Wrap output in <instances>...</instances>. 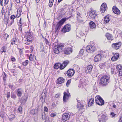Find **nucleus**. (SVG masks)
<instances>
[{
	"mask_svg": "<svg viewBox=\"0 0 122 122\" xmlns=\"http://www.w3.org/2000/svg\"><path fill=\"white\" fill-rule=\"evenodd\" d=\"M110 77L107 75L102 76L100 79V84L102 86H106L109 83Z\"/></svg>",
	"mask_w": 122,
	"mask_h": 122,
	"instance_id": "nucleus-1",
	"label": "nucleus"
},
{
	"mask_svg": "<svg viewBox=\"0 0 122 122\" xmlns=\"http://www.w3.org/2000/svg\"><path fill=\"white\" fill-rule=\"evenodd\" d=\"M65 21V20L63 18L61 20L59 21L56 26L55 30V32H58L59 30L62 25Z\"/></svg>",
	"mask_w": 122,
	"mask_h": 122,
	"instance_id": "nucleus-2",
	"label": "nucleus"
},
{
	"mask_svg": "<svg viewBox=\"0 0 122 122\" xmlns=\"http://www.w3.org/2000/svg\"><path fill=\"white\" fill-rule=\"evenodd\" d=\"M95 101L96 103L99 105L102 106L104 103V100L99 96H97L96 97Z\"/></svg>",
	"mask_w": 122,
	"mask_h": 122,
	"instance_id": "nucleus-3",
	"label": "nucleus"
},
{
	"mask_svg": "<svg viewBox=\"0 0 122 122\" xmlns=\"http://www.w3.org/2000/svg\"><path fill=\"white\" fill-rule=\"evenodd\" d=\"M64 46L61 45H57L55 46L54 49V52L56 54L59 53L63 49Z\"/></svg>",
	"mask_w": 122,
	"mask_h": 122,
	"instance_id": "nucleus-4",
	"label": "nucleus"
},
{
	"mask_svg": "<svg viewBox=\"0 0 122 122\" xmlns=\"http://www.w3.org/2000/svg\"><path fill=\"white\" fill-rule=\"evenodd\" d=\"M71 29V25L68 24L65 25L61 30L62 32L65 33L70 31Z\"/></svg>",
	"mask_w": 122,
	"mask_h": 122,
	"instance_id": "nucleus-5",
	"label": "nucleus"
},
{
	"mask_svg": "<svg viewBox=\"0 0 122 122\" xmlns=\"http://www.w3.org/2000/svg\"><path fill=\"white\" fill-rule=\"evenodd\" d=\"M86 50L87 52L91 53L94 52L96 50V49L94 46L88 45L86 47Z\"/></svg>",
	"mask_w": 122,
	"mask_h": 122,
	"instance_id": "nucleus-6",
	"label": "nucleus"
},
{
	"mask_svg": "<svg viewBox=\"0 0 122 122\" xmlns=\"http://www.w3.org/2000/svg\"><path fill=\"white\" fill-rule=\"evenodd\" d=\"M32 41L31 34L29 33L27 38L25 39L24 43L27 45H29L30 43Z\"/></svg>",
	"mask_w": 122,
	"mask_h": 122,
	"instance_id": "nucleus-7",
	"label": "nucleus"
},
{
	"mask_svg": "<svg viewBox=\"0 0 122 122\" xmlns=\"http://www.w3.org/2000/svg\"><path fill=\"white\" fill-rule=\"evenodd\" d=\"M70 117V115L68 113L63 114L62 116V120L63 122H65L69 119Z\"/></svg>",
	"mask_w": 122,
	"mask_h": 122,
	"instance_id": "nucleus-8",
	"label": "nucleus"
},
{
	"mask_svg": "<svg viewBox=\"0 0 122 122\" xmlns=\"http://www.w3.org/2000/svg\"><path fill=\"white\" fill-rule=\"evenodd\" d=\"M72 47H69L66 48L64 50V52L66 54H69L72 52Z\"/></svg>",
	"mask_w": 122,
	"mask_h": 122,
	"instance_id": "nucleus-9",
	"label": "nucleus"
},
{
	"mask_svg": "<svg viewBox=\"0 0 122 122\" xmlns=\"http://www.w3.org/2000/svg\"><path fill=\"white\" fill-rule=\"evenodd\" d=\"M70 96V94L69 92L67 93L66 92L64 93V96L63 97V101L65 102H66Z\"/></svg>",
	"mask_w": 122,
	"mask_h": 122,
	"instance_id": "nucleus-10",
	"label": "nucleus"
},
{
	"mask_svg": "<svg viewBox=\"0 0 122 122\" xmlns=\"http://www.w3.org/2000/svg\"><path fill=\"white\" fill-rule=\"evenodd\" d=\"M121 45L120 42H119L116 43H113L112 44V47L116 50L118 49Z\"/></svg>",
	"mask_w": 122,
	"mask_h": 122,
	"instance_id": "nucleus-11",
	"label": "nucleus"
},
{
	"mask_svg": "<svg viewBox=\"0 0 122 122\" xmlns=\"http://www.w3.org/2000/svg\"><path fill=\"white\" fill-rule=\"evenodd\" d=\"M74 73L75 71L74 70L70 69L67 71V74L68 76L71 77L74 75Z\"/></svg>",
	"mask_w": 122,
	"mask_h": 122,
	"instance_id": "nucleus-12",
	"label": "nucleus"
},
{
	"mask_svg": "<svg viewBox=\"0 0 122 122\" xmlns=\"http://www.w3.org/2000/svg\"><path fill=\"white\" fill-rule=\"evenodd\" d=\"M102 56L100 54L97 55L94 58V61L95 62H98L100 61Z\"/></svg>",
	"mask_w": 122,
	"mask_h": 122,
	"instance_id": "nucleus-13",
	"label": "nucleus"
},
{
	"mask_svg": "<svg viewBox=\"0 0 122 122\" xmlns=\"http://www.w3.org/2000/svg\"><path fill=\"white\" fill-rule=\"evenodd\" d=\"M112 10L113 12L115 14L119 15L120 13V10L116 7L113 6L112 8Z\"/></svg>",
	"mask_w": 122,
	"mask_h": 122,
	"instance_id": "nucleus-14",
	"label": "nucleus"
},
{
	"mask_svg": "<svg viewBox=\"0 0 122 122\" xmlns=\"http://www.w3.org/2000/svg\"><path fill=\"white\" fill-rule=\"evenodd\" d=\"M93 67L91 65L88 66L86 69L85 72L86 73H90L92 71Z\"/></svg>",
	"mask_w": 122,
	"mask_h": 122,
	"instance_id": "nucleus-15",
	"label": "nucleus"
},
{
	"mask_svg": "<svg viewBox=\"0 0 122 122\" xmlns=\"http://www.w3.org/2000/svg\"><path fill=\"white\" fill-rule=\"evenodd\" d=\"M107 8V5L106 4L103 3L100 9V11L102 13H104L106 10Z\"/></svg>",
	"mask_w": 122,
	"mask_h": 122,
	"instance_id": "nucleus-16",
	"label": "nucleus"
},
{
	"mask_svg": "<svg viewBox=\"0 0 122 122\" xmlns=\"http://www.w3.org/2000/svg\"><path fill=\"white\" fill-rule=\"evenodd\" d=\"M65 79L61 77H59L57 80L56 83L58 84H61L64 83Z\"/></svg>",
	"mask_w": 122,
	"mask_h": 122,
	"instance_id": "nucleus-17",
	"label": "nucleus"
},
{
	"mask_svg": "<svg viewBox=\"0 0 122 122\" xmlns=\"http://www.w3.org/2000/svg\"><path fill=\"white\" fill-rule=\"evenodd\" d=\"M89 16L92 19H94L96 16V15L95 14V12L91 11L88 12Z\"/></svg>",
	"mask_w": 122,
	"mask_h": 122,
	"instance_id": "nucleus-18",
	"label": "nucleus"
},
{
	"mask_svg": "<svg viewBox=\"0 0 122 122\" xmlns=\"http://www.w3.org/2000/svg\"><path fill=\"white\" fill-rule=\"evenodd\" d=\"M16 91V94L18 97H21L23 92L22 89L20 88H19L17 89Z\"/></svg>",
	"mask_w": 122,
	"mask_h": 122,
	"instance_id": "nucleus-19",
	"label": "nucleus"
},
{
	"mask_svg": "<svg viewBox=\"0 0 122 122\" xmlns=\"http://www.w3.org/2000/svg\"><path fill=\"white\" fill-rule=\"evenodd\" d=\"M119 57V54L117 53H116L112 58L111 60L112 61H115L118 59Z\"/></svg>",
	"mask_w": 122,
	"mask_h": 122,
	"instance_id": "nucleus-20",
	"label": "nucleus"
},
{
	"mask_svg": "<svg viewBox=\"0 0 122 122\" xmlns=\"http://www.w3.org/2000/svg\"><path fill=\"white\" fill-rule=\"evenodd\" d=\"M111 17V16L109 15H108L105 16L104 19V21L106 23L110 21Z\"/></svg>",
	"mask_w": 122,
	"mask_h": 122,
	"instance_id": "nucleus-21",
	"label": "nucleus"
},
{
	"mask_svg": "<svg viewBox=\"0 0 122 122\" xmlns=\"http://www.w3.org/2000/svg\"><path fill=\"white\" fill-rule=\"evenodd\" d=\"M90 28L92 29H95L96 27L95 24L93 21H91L89 23Z\"/></svg>",
	"mask_w": 122,
	"mask_h": 122,
	"instance_id": "nucleus-22",
	"label": "nucleus"
},
{
	"mask_svg": "<svg viewBox=\"0 0 122 122\" xmlns=\"http://www.w3.org/2000/svg\"><path fill=\"white\" fill-rule=\"evenodd\" d=\"M46 113L44 112H43L42 113V118L43 120H45V122H46V121L48 117L46 116Z\"/></svg>",
	"mask_w": 122,
	"mask_h": 122,
	"instance_id": "nucleus-23",
	"label": "nucleus"
},
{
	"mask_svg": "<svg viewBox=\"0 0 122 122\" xmlns=\"http://www.w3.org/2000/svg\"><path fill=\"white\" fill-rule=\"evenodd\" d=\"M106 36L108 40H113V37L112 35L109 33H107Z\"/></svg>",
	"mask_w": 122,
	"mask_h": 122,
	"instance_id": "nucleus-24",
	"label": "nucleus"
},
{
	"mask_svg": "<svg viewBox=\"0 0 122 122\" xmlns=\"http://www.w3.org/2000/svg\"><path fill=\"white\" fill-rule=\"evenodd\" d=\"M78 103L77 105V108H80V109H82L83 107V105L81 104L78 101H77Z\"/></svg>",
	"mask_w": 122,
	"mask_h": 122,
	"instance_id": "nucleus-25",
	"label": "nucleus"
},
{
	"mask_svg": "<svg viewBox=\"0 0 122 122\" xmlns=\"http://www.w3.org/2000/svg\"><path fill=\"white\" fill-rule=\"evenodd\" d=\"M94 99L93 98L91 99L88 103L89 106H91L93 104Z\"/></svg>",
	"mask_w": 122,
	"mask_h": 122,
	"instance_id": "nucleus-26",
	"label": "nucleus"
},
{
	"mask_svg": "<svg viewBox=\"0 0 122 122\" xmlns=\"http://www.w3.org/2000/svg\"><path fill=\"white\" fill-rule=\"evenodd\" d=\"M83 52L84 51L83 49H81L79 51V55H78L79 57L81 58V56L83 55Z\"/></svg>",
	"mask_w": 122,
	"mask_h": 122,
	"instance_id": "nucleus-27",
	"label": "nucleus"
},
{
	"mask_svg": "<svg viewBox=\"0 0 122 122\" xmlns=\"http://www.w3.org/2000/svg\"><path fill=\"white\" fill-rule=\"evenodd\" d=\"M69 63V61H64L62 64L64 65L63 67H61V69H63Z\"/></svg>",
	"mask_w": 122,
	"mask_h": 122,
	"instance_id": "nucleus-28",
	"label": "nucleus"
},
{
	"mask_svg": "<svg viewBox=\"0 0 122 122\" xmlns=\"http://www.w3.org/2000/svg\"><path fill=\"white\" fill-rule=\"evenodd\" d=\"M102 116V118L104 119L106 122L109 119L108 117L107 116L106 114H103Z\"/></svg>",
	"mask_w": 122,
	"mask_h": 122,
	"instance_id": "nucleus-29",
	"label": "nucleus"
},
{
	"mask_svg": "<svg viewBox=\"0 0 122 122\" xmlns=\"http://www.w3.org/2000/svg\"><path fill=\"white\" fill-rule=\"evenodd\" d=\"M6 51L5 47V46H3L0 50V52L1 53V54H2L3 52L4 53H5L6 52Z\"/></svg>",
	"mask_w": 122,
	"mask_h": 122,
	"instance_id": "nucleus-30",
	"label": "nucleus"
},
{
	"mask_svg": "<svg viewBox=\"0 0 122 122\" xmlns=\"http://www.w3.org/2000/svg\"><path fill=\"white\" fill-rule=\"evenodd\" d=\"M61 64L60 63H56L54 65V68L56 69H57L60 67V66H61Z\"/></svg>",
	"mask_w": 122,
	"mask_h": 122,
	"instance_id": "nucleus-31",
	"label": "nucleus"
},
{
	"mask_svg": "<svg viewBox=\"0 0 122 122\" xmlns=\"http://www.w3.org/2000/svg\"><path fill=\"white\" fill-rule=\"evenodd\" d=\"M77 20L79 22L82 23L83 22L82 17L80 16L79 15L77 17Z\"/></svg>",
	"mask_w": 122,
	"mask_h": 122,
	"instance_id": "nucleus-32",
	"label": "nucleus"
},
{
	"mask_svg": "<svg viewBox=\"0 0 122 122\" xmlns=\"http://www.w3.org/2000/svg\"><path fill=\"white\" fill-rule=\"evenodd\" d=\"M100 117L99 116L98 117V120L99 122H106L104 120V119L102 118V116H100Z\"/></svg>",
	"mask_w": 122,
	"mask_h": 122,
	"instance_id": "nucleus-33",
	"label": "nucleus"
},
{
	"mask_svg": "<svg viewBox=\"0 0 122 122\" xmlns=\"http://www.w3.org/2000/svg\"><path fill=\"white\" fill-rule=\"evenodd\" d=\"M8 117L9 118V120H12L15 117V116L13 114H12L10 115Z\"/></svg>",
	"mask_w": 122,
	"mask_h": 122,
	"instance_id": "nucleus-34",
	"label": "nucleus"
},
{
	"mask_svg": "<svg viewBox=\"0 0 122 122\" xmlns=\"http://www.w3.org/2000/svg\"><path fill=\"white\" fill-rule=\"evenodd\" d=\"M17 40L15 38H14L12 39L11 40V44L13 45L14 44H16L15 43L17 41Z\"/></svg>",
	"mask_w": 122,
	"mask_h": 122,
	"instance_id": "nucleus-35",
	"label": "nucleus"
},
{
	"mask_svg": "<svg viewBox=\"0 0 122 122\" xmlns=\"http://www.w3.org/2000/svg\"><path fill=\"white\" fill-rule=\"evenodd\" d=\"M99 66H102V68H104L105 67H106L107 66H106V64L104 63H101L100 65Z\"/></svg>",
	"mask_w": 122,
	"mask_h": 122,
	"instance_id": "nucleus-36",
	"label": "nucleus"
},
{
	"mask_svg": "<svg viewBox=\"0 0 122 122\" xmlns=\"http://www.w3.org/2000/svg\"><path fill=\"white\" fill-rule=\"evenodd\" d=\"M9 20V17H5V23L6 24H8Z\"/></svg>",
	"mask_w": 122,
	"mask_h": 122,
	"instance_id": "nucleus-37",
	"label": "nucleus"
},
{
	"mask_svg": "<svg viewBox=\"0 0 122 122\" xmlns=\"http://www.w3.org/2000/svg\"><path fill=\"white\" fill-rule=\"evenodd\" d=\"M29 61L28 60H26L23 63V65L24 66H26L28 64Z\"/></svg>",
	"mask_w": 122,
	"mask_h": 122,
	"instance_id": "nucleus-38",
	"label": "nucleus"
},
{
	"mask_svg": "<svg viewBox=\"0 0 122 122\" xmlns=\"http://www.w3.org/2000/svg\"><path fill=\"white\" fill-rule=\"evenodd\" d=\"M9 35L7 34H5L4 35L3 37L5 39V40L6 41L7 38L8 37Z\"/></svg>",
	"mask_w": 122,
	"mask_h": 122,
	"instance_id": "nucleus-39",
	"label": "nucleus"
},
{
	"mask_svg": "<svg viewBox=\"0 0 122 122\" xmlns=\"http://www.w3.org/2000/svg\"><path fill=\"white\" fill-rule=\"evenodd\" d=\"M4 76L3 77V80L4 81V84L5 85V81L6 80V75L5 73H4Z\"/></svg>",
	"mask_w": 122,
	"mask_h": 122,
	"instance_id": "nucleus-40",
	"label": "nucleus"
},
{
	"mask_svg": "<svg viewBox=\"0 0 122 122\" xmlns=\"http://www.w3.org/2000/svg\"><path fill=\"white\" fill-rule=\"evenodd\" d=\"M117 69L118 70H120L122 68V66L121 65H118L117 67Z\"/></svg>",
	"mask_w": 122,
	"mask_h": 122,
	"instance_id": "nucleus-41",
	"label": "nucleus"
},
{
	"mask_svg": "<svg viewBox=\"0 0 122 122\" xmlns=\"http://www.w3.org/2000/svg\"><path fill=\"white\" fill-rule=\"evenodd\" d=\"M71 80H68L66 83V86L67 87L69 85L71 82Z\"/></svg>",
	"mask_w": 122,
	"mask_h": 122,
	"instance_id": "nucleus-42",
	"label": "nucleus"
},
{
	"mask_svg": "<svg viewBox=\"0 0 122 122\" xmlns=\"http://www.w3.org/2000/svg\"><path fill=\"white\" fill-rule=\"evenodd\" d=\"M9 0H4V6L7 5L8 3Z\"/></svg>",
	"mask_w": 122,
	"mask_h": 122,
	"instance_id": "nucleus-43",
	"label": "nucleus"
},
{
	"mask_svg": "<svg viewBox=\"0 0 122 122\" xmlns=\"http://www.w3.org/2000/svg\"><path fill=\"white\" fill-rule=\"evenodd\" d=\"M22 108L20 106H19L18 110L19 112H21L22 111Z\"/></svg>",
	"mask_w": 122,
	"mask_h": 122,
	"instance_id": "nucleus-44",
	"label": "nucleus"
},
{
	"mask_svg": "<svg viewBox=\"0 0 122 122\" xmlns=\"http://www.w3.org/2000/svg\"><path fill=\"white\" fill-rule=\"evenodd\" d=\"M14 22V20H12L10 22H9V24L8 25L9 26H10Z\"/></svg>",
	"mask_w": 122,
	"mask_h": 122,
	"instance_id": "nucleus-45",
	"label": "nucleus"
},
{
	"mask_svg": "<svg viewBox=\"0 0 122 122\" xmlns=\"http://www.w3.org/2000/svg\"><path fill=\"white\" fill-rule=\"evenodd\" d=\"M15 17H16L15 15H13L11 16L10 17V18L11 19L13 20H14L15 18Z\"/></svg>",
	"mask_w": 122,
	"mask_h": 122,
	"instance_id": "nucleus-46",
	"label": "nucleus"
},
{
	"mask_svg": "<svg viewBox=\"0 0 122 122\" xmlns=\"http://www.w3.org/2000/svg\"><path fill=\"white\" fill-rule=\"evenodd\" d=\"M44 112H47L48 110L47 108L46 107H44Z\"/></svg>",
	"mask_w": 122,
	"mask_h": 122,
	"instance_id": "nucleus-47",
	"label": "nucleus"
},
{
	"mask_svg": "<svg viewBox=\"0 0 122 122\" xmlns=\"http://www.w3.org/2000/svg\"><path fill=\"white\" fill-rule=\"evenodd\" d=\"M21 12H20H20L19 13L18 12L17 14V15H16L17 17L18 18L21 15Z\"/></svg>",
	"mask_w": 122,
	"mask_h": 122,
	"instance_id": "nucleus-48",
	"label": "nucleus"
},
{
	"mask_svg": "<svg viewBox=\"0 0 122 122\" xmlns=\"http://www.w3.org/2000/svg\"><path fill=\"white\" fill-rule=\"evenodd\" d=\"M45 43L46 45H49V42L48 41V40L46 39H45Z\"/></svg>",
	"mask_w": 122,
	"mask_h": 122,
	"instance_id": "nucleus-49",
	"label": "nucleus"
},
{
	"mask_svg": "<svg viewBox=\"0 0 122 122\" xmlns=\"http://www.w3.org/2000/svg\"><path fill=\"white\" fill-rule=\"evenodd\" d=\"M11 97L14 99H15L16 97V96L15 94H12Z\"/></svg>",
	"mask_w": 122,
	"mask_h": 122,
	"instance_id": "nucleus-50",
	"label": "nucleus"
},
{
	"mask_svg": "<svg viewBox=\"0 0 122 122\" xmlns=\"http://www.w3.org/2000/svg\"><path fill=\"white\" fill-rule=\"evenodd\" d=\"M7 97L8 98H9L10 97V94L9 92H7Z\"/></svg>",
	"mask_w": 122,
	"mask_h": 122,
	"instance_id": "nucleus-51",
	"label": "nucleus"
},
{
	"mask_svg": "<svg viewBox=\"0 0 122 122\" xmlns=\"http://www.w3.org/2000/svg\"><path fill=\"white\" fill-rule=\"evenodd\" d=\"M110 115L112 116V117H114L115 115H116V114L114 113V112H111L110 114Z\"/></svg>",
	"mask_w": 122,
	"mask_h": 122,
	"instance_id": "nucleus-52",
	"label": "nucleus"
},
{
	"mask_svg": "<svg viewBox=\"0 0 122 122\" xmlns=\"http://www.w3.org/2000/svg\"><path fill=\"white\" fill-rule=\"evenodd\" d=\"M56 115L54 113H51L50 115L52 117H53L56 116Z\"/></svg>",
	"mask_w": 122,
	"mask_h": 122,
	"instance_id": "nucleus-53",
	"label": "nucleus"
},
{
	"mask_svg": "<svg viewBox=\"0 0 122 122\" xmlns=\"http://www.w3.org/2000/svg\"><path fill=\"white\" fill-rule=\"evenodd\" d=\"M53 3H51L50 2H49V7H51L53 5Z\"/></svg>",
	"mask_w": 122,
	"mask_h": 122,
	"instance_id": "nucleus-54",
	"label": "nucleus"
},
{
	"mask_svg": "<svg viewBox=\"0 0 122 122\" xmlns=\"http://www.w3.org/2000/svg\"><path fill=\"white\" fill-rule=\"evenodd\" d=\"M60 96V94H56L55 96V97L56 98Z\"/></svg>",
	"mask_w": 122,
	"mask_h": 122,
	"instance_id": "nucleus-55",
	"label": "nucleus"
},
{
	"mask_svg": "<svg viewBox=\"0 0 122 122\" xmlns=\"http://www.w3.org/2000/svg\"><path fill=\"white\" fill-rule=\"evenodd\" d=\"M15 59L14 57H12L11 59V60L12 61H15Z\"/></svg>",
	"mask_w": 122,
	"mask_h": 122,
	"instance_id": "nucleus-56",
	"label": "nucleus"
},
{
	"mask_svg": "<svg viewBox=\"0 0 122 122\" xmlns=\"http://www.w3.org/2000/svg\"><path fill=\"white\" fill-rule=\"evenodd\" d=\"M30 113L32 114H35L34 110H31L30 111Z\"/></svg>",
	"mask_w": 122,
	"mask_h": 122,
	"instance_id": "nucleus-57",
	"label": "nucleus"
},
{
	"mask_svg": "<svg viewBox=\"0 0 122 122\" xmlns=\"http://www.w3.org/2000/svg\"><path fill=\"white\" fill-rule=\"evenodd\" d=\"M30 48L31 50V51H32L33 49V47L32 46H30Z\"/></svg>",
	"mask_w": 122,
	"mask_h": 122,
	"instance_id": "nucleus-58",
	"label": "nucleus"
},
{
	"mask_svg": "<svg viewBox=\"0 0 122 122\" xmlns=\"http://www.w3.org/2000/svg\"><path fill=\"white\" fill-rule=\"evenodd\" d=\"M0 0V4L2 6H3V0Z\"/></svg>",
	"mask_w": 122,
	"mask_h": 122,
	"instance_id": "nucleus-59",
	"label": "nucleus"
},
{
	"mask_svg": "<svg viewBox=\"0 0 122 122\" xmlns=\"http://www.w3.org/2000/svg\"><path fill=\"white\" fill-rule=\"evenodd\" d=\"M118 122H122V117H121L120 118Z\"/></svg>",
	"mask_w": 122,
	"mask_h": 122,
	"instance_id": "nucleus-60",
	"label": "nucleus"
},
{
	"mask_svg": "<svg viewBox=\"0 0 122 122\" xmlns=\"http://www.w3.org/2000/svg\"><path fill=\"white\" fill-rule=\"evenodd\" d=\"M54 0H49V2L52 3H53V2H54Z\"/></svg>",
	"mask_w": 122,
	"mask_h": 122,
	"instance_id": "nucleus-61",
	"label": "nucleus"
},
{
	"mask_svg": "<svg viewBox=\"0 0 122 122\" xmlns=\"http://www.w3.org/2000/svg\"><path fill=\"white\" fill-rule=\"evenodd\" d=\"M9 86L10 88H12L13 87L12 85H9Z\"/></svg>",
	"mask_w": 122,
	"mask_h": 122,
	"instance_id": "nucleus-62",
	"label": "nucleus"
},
{
	"mask_svg": "<svg viewBox=\"0 0 122 122\" xmlns=\"http://www.w3.org/2000/svg\"><path fill=\"white\" fill-rule=\"evenodd\" d=\"M29 59L30 61H32L33 60V59L32 58V57H30V56Z\"/></svg>",
	"mask_w": 122,
	"mask_h": 122,
	"instance_id": "nucleus-63",
	"label": "nucleus"
},
{
	"mask_svg": "<svg viewBox=\"0 0 122 122\" xmlns=\"http://www.w3.org/2000/svg\"><path fill=\"white\" fill-rule=\"evenodd\" d=\"M113 107L114 108H115L116 107V105L114 104L113 106Z\"/></svg>",
	"mask_w": 122,
	"mask_h": 122,
	"instance_id": "nucleus-64",
	"label": "nucleus"
}]
</instances>
